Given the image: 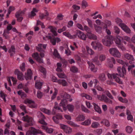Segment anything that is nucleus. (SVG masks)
Returning <instances> with one entry per match:
<instances>
[{
	"instance_id": "1",
	"label": "nucleus",
	"mask_w": 135,
	"mask_h": 135,
	"mask_svg": "<svg viewBox=\"0 0 135 135\" xmlns=\"http://www.w3.org/2000/svg\"><path fill=\"white\" fill-rule=\"evenodd\" d=\"M63 99L61 101L60 105L62 106L63 109L64 110H66V105L68 103V101L71 102L72 100V99H70V96L66 93H64L61 95Z\"/></svg>"
},
{
	"instance_id": "2",
	"label": "nucleus",
	"mask_w": 135,
	"mask_h": 135,
	"mask_svg": "<svg viewBox=\"0 0 135 135\" xmlns=\"http://www.w3.org/2000/svg\"><path fill=\"white\" fill-rule=\"evenodd\" d=\"M117 61L118 62L122 64L123 65L121 69L122 72H121L120 71L121 68L120 67H118L117 68V70L120 76L122 78H123L124 77V75L126 73V69L124 68V66L126 65L127 66L128 64V63H126L124 61L120 59H118Z\"/></svg>"
},
{
	"instance_id": "3",
	"label": "nucleus",
	"mask_w": 135,
	"mask_h": 135,
	"mask_svg": "<svg viewBox=\"0 0 135 135\" xmlns=\"http://www.w3.org/2000/svg\"><path fill=\"white\" fill-rule=\"evenodd\" d=\"M115 22L125 32L128 33L131 32L130 29L124 23H122V21L121 19L117 18L115 20Z\"/></svg>"
},
{
	"instance_id": "4",
	"label": "nucleus",
	"mask_w": 135,
	"mask_h": 135,
	"mask_svg": "<svg viewBox=\"0 0 135 135\" xmlns=\"http://www.w3.org/2000/svg\"><path fill=\"white\" fill-rule=\"evenodd\" d=\"M119 74H110L109 73H108L107 76L109 79H112V78L115 80V81L119 84H122V81L118 77V76H119Z\"/></svg>"
},
{
	"instance_id": "5",
	"label": "nucleus",
	"mask_w": 135,
	"mask_h": 135,
	"mask_svg": "<svg viewBox=\"0 0 135 135\" xmlns=\"http://www.w3.org/2000/svg\"><path fill=\"white\" fill-rule=\"evenodd\" d=\"M97 97L99 100L102 101H104L106 103L110 104H112L113 103L112 101L104 94H103L102 95H97Z\"/></svg>"
},
{
	"instance_id": "6",
	"label": "nucleus",
	"mask_w": 135,
	"mask_h": 135,
	"mask_svg": "<svg viewBox=\"0 0 135 135\" xmlns=\"http://www.w3.org/2000/svg\"><path fill=\"white\" fill-rule=\"evenodd\" d=\"M121 40H122V37L119 36H117L115 40V41L116 44L118 45V47L122 51H124L125 49L122 43Z\"/></svg>"
},
{
	"instance_id": "7",
	"label": "nucleus",
	"mask_w": 135,
	"mask_h": 135,
	"mask_svg": "<svg viewBox=\"0 0 135 135\" xmlns=\"http://www.w3.org/2000/svg\"><path fill=\"white\" fill-rule=\"evenodd\" d=\"M110 54L112 56L117 57H119L121 56L120 53L118 50L115 48H110L109 50Z\"/></svg>"
},
{
	"instance_id": "8",
	"label": "nucleus",
	"mask_w": 135,
	"mask_h": 135,
	"mask_svg": "<svg viewBox=\"0 0 135 135\" xmlns=\"http://www.w3.org/2000/svg\"><path fill=\"white\" fill-rule=\"evenodd\" d=\"M91 45L93 48L94 49H98L99 51H100L103 49L102 46L98 42H92L91 43Z\"/></svg>"
},
{
	"instance_id": "9",
	"label": "nucleus",
	"mask_w": 135,
	"mask_h": 135,
	"mask_svg": "<svg viewBox=\"0 0 135 135\" xmlns=\"http://www.w3.org/2000/svg\"><path fill=\"white\" fill-rule=\"evenodd\" d=\"M22 119L24 121L27 122L29 126H31L33 124V118L27 115L25 116H23L22 118Z\"/></svg>"
},
{
	"instance_id": "10",
	"label": "nucleus",
	"mask_w": 135,
	"mask_h": 135,
	"mask_svg": "<svg viewBox=\"0 0 135 135\" xmlns=\"http://www.w3.org/2000/svg\"><path fill=\"white\" fill-rule=\"evenodd\" d=\"M115 61L113 57H110L108 58L107 60V64L108 66L110 68L113 67V64H115Z\"/></svg>"
},
{
	"instance_id": "11",
	"label": "nucleus",
	"mask_w": 135,
	"mask_h": 135,
	"mask_svg": "<svg viewBox=\"0 0 135 135\" xmlns=\"http://www.w3.org/2000/svg\"><path fill=\"white\" fill-rule=\"evenodd\" d=\"M102 42L104 45L107 46H109L111 44V40L109 37H105L102 40Z\"/></svg>"
},
{
	"instance_id": "12",
	"label": "nucleus",
	"mask_w": 135,
	"mask_h": 135,
	"mask_svg": "<svg viewBox=\"0 0 135 135\" xmlns=\"http://www.w3.org/2000/svg\"><path fill=\"white\" fill-rule=\"evenodd\" d=\"M60 128L66 133H69L71 132V128L68 127L67 126L63 124H61Z\"/></svg>"
},
{
	"instance_id": "13",
	"label": "nucleus",
	"mask_w": 135,
	"mask_h": 135,
	"mask_svg": "<svg viewBox=\"0 0 135 135\" xmlns=\"http://www.w3.org/2000/svg\"><path fill=\"white\" fill-rule=\"evenodd\" d=\"M30 130L31 133L34 135H36L37 134H39L40 135H45L44 133L40 131L37 130L33 127H31Z\"/></svg>"
},
{
	"instance_id": "14",
	"label": "nucleus",
	"mask_w": 135,
	"mask_h": 135,
	"mask_svg": "<svg viewBox=\"0 0 135 135\" xmlns=\"http://www.w3.org/2000/svg\"><path fill=\"white\" fill-rule=\"evenodd\" d=\"M88 31H86L87 32V35L89 39H91L96 40L97 37L96 35L91 33V31L90 28H89Z\"/></svg>"
},
{
	"instance_id": "15",
	"label": "nucleus",
	"mask_w": 135,
	"mask_h": 135,
	"mask_svg": "<svg viewBox=\"0 0 135 135\" xmlns=\"http://www.w3.org/2000/svg\"><path fill=\"white\" fill-rule=\"evenodd\" d=\"M62 115L58 113L56 114L55 116H54L52 119L55 123L58 124L59 123V120L62 119Z\"/></svg>"
},
{
	"instance_id": "16",
	"label": "nucleus",
	"mask_w": 135,
	"mask_h": 135,
	"mask_svg": "<svg viewBox=\"0 0 135 135\" xmlns=\"http://www.w3.org/2000/svg\"><path fill=\"white\" fill-rule=\"evenodd\" d=\"M76 33L78 37L80 38L83 40H86V35L83 32L79 30L77 31Z\"/></svg>"
},
{
	"instance_id": "17",
	"label": "nucleus",
	"mask_w": 135,
	"mask_h": 135,
	"mask_svg": "<svg viewBox=\"0 0 135 135\" xmlns=\"http://www.w3.org/2000/svg\"><path fill=\"white\" fill-rule=\"evenodd\" d=\"M15 74L17 75V78L18 80H22L23 79V74L18 70L16 69L15 71Z\"/></svg>"
},
{
	"instance_id": "18",
	"label": "nucleus",
	"mask_w": 135,
	"mask_h": 135,
	"mask_svg": "<svg viewBox=\"0 0 135 135\" xmlns=\"http://www.w3.org/2000/svg\"><path fill=\"white\" fill-rule=\"evenodd\" d=\"M32 56L39 62L41 63L43 62V59L40 57L38 53L35 52L32 55Z\"/></svg>"
},
{
	"instance_id": "19",
	"label": "nucleus",
	"mask_w": 135,
	"mask_h": 135,
	"mask_svg": "<svg viewBox=\"0 0 135 135\" xmlns=\"http://www.w3.org/2000/svg\"><path fill=\"white\" fill-rule=\"evenodd\" d=\"M57 104L56 102L55 103V105L54 108L53 109L52 112V113L53 114H56V113L57 112H62V109L60 107L56 106Z\"/></svg>"
},
{
	"instance_id": "20",
	"label": "nucleus",
	"mask_w": 135,
	"mask_h": 135,
	"mask_svg": "<svg viewBox=\"0 0 135 135\" xmlns=\"http://www.w3.org/2000/svg\"><path fill=\"white\" fill-rule=\"evenodd\" d=\"M32 77V74L31 70L30 69H28L27 71V73L25 74V77L26 80L31 79Z\"/></svg>"
},
{
	"instance_id": "21",
	"label": "nucleus",
	"mask_w": 135,
	"mask_h": 135,
	"mask_svg": "<svg viewBox=\"0 0 135 135\" xmlns=\"http://www.w3.org/2000/svg\"><path fill=\"white\" fill-rule=\"evenodd\" d=\"M46 47V45L42 44H38V46L37 47L36 49L39 52H44V50Z\"/></svg>"
},
{
	"instance_id": "22",
	"label": "nucleus",
	"mask_w": 135,
	"mask_h": 135,
	"mask_svg": "<svg viewBox=\"0 0 135 135\" xmlns=\"http://www.w3.org/2000/svg\"><path fill=\"white\" fill-rule=\"evenodd\" d=\"M46 47V45L42 44H38V46L37 47L36 49L39 52H44V50Z\"/></svg>"
},
{
	"instance_id": "23",
	"label": "nucleus",
	"mask_w": 135,
	"mask_h": 135,
	"mask_svg": "<svg viewBox=\"0 0 135 135\" xmlns=\"http://www.w3.org/2000/svg\"><path fill=\"white\" fill-rule=\"evenodd\" d=\"M87 63L89 66V68L91 71L93 72H96L98 70V69L95 68L94 65L90 61H88Z\"/></svg>"
},
{
	"instance_id": "24",
	"label": "nucleus",
	"mask_w": 135,
	"mask_h": 135,
	"mask_svg": "<svg viewBox=\"0 0 135 135\" xmlns=\"http://www.w3.org/2000/svg\"><path fill=\"white\" fill-rule=\"evenodd\" d=\"M76 25L82 31H85L86 32V31H88L89 30V28L86 25H85L84 27L80 23H77Z\"/></svg>"
},
{
	"instance_id": "25",
	"label": "nucleus",
	"mask_w": 135,
	"mask_h": 135,
	"mask_svg": "<svg viewBox=\"0 0 135 135\" xmlns=\"http://www.w3.org/2000/svg\"><path fill=\"white\" fill-rule=\"evenodd\" d=\"M25 103L26 104H29L30 107L31 108H34L36 107V105L34 102L31 100L27 99L25 100Z\"/></svg>"
},
{
	"instance_id": "26",
	"label": "nucleus",
	"mask_w": 135,
	"mask_h": 135,
	"mask_svg": "<svg viewBox=\"0 0 135 135\" xmlns=\"http://www.w3.org/2000/svg\"><path fill=\"white\" fill-rule=\"evenodd\" d=\"M41 128L42 129L45 130L47 133H52L54 131V129H53L48 128L45 126H42Z\"/></svg>"
},
{
	"instance_id": "27",
	"label": "nucleus",
	"mask_w": 135,
	"mask_h": 135,
	"mask_svg": "<svg viewBox=\"0 0 135 135\" xmlns=\"http://www.w3.org/2000/svg\"><path fill=\"white\" fill-rule=\"evenodd\" d=\"M124 56L125 58L128 60L133 61L134 59L132 55L128 53L125 54H124Z\"/></svg>"
},
{
	"instance_id": "28",
	"label": "nucleus",
	"mask_w": 135,
	"mask_h": 135,
	"mask_svg": "<svg viewBox=\"0 0 135 135\" xmlns=\"http://www.w3.org/2000/svg\"><path fill=\"white\" fill-rule=\"evenodd\" d=\"M48 28L52 33L54 36H56L57 35V33L56 31V28L52 26H49Z\"/></svg>"
},
{
	"instance_id": "29",
	"label": "nucleus",
	"mask_w": 135,
	"mask_h": 135,
	"mask_svg": "<svg viewBox=\"0 0 135 135\" xmlns=\"http://www.w3.org/2000/svg\"><path fill=\"white\" fill-rule=\"evenodd\" d=\"M58 83L59 84L62 85L64 86H66L68 84L66 81L64 79H59Z\"/></svg>"
},
{
	"instance_id": "30",
	"label": "nucleus",
	"mask_w": 135,
	"mask_h": 135,
	"mask_svg": "<svg viewBox=\"0 0 135 135\" xmlns=\"http://www.w3.org/2000/svg\"><path fill=\"white\" fill-rule=\"evenodd\" d=\"M15 52V49L14 46H12L10 49L8 50V52L10 53L11 56H12Z\"/></svg>"
},
{
	"instance_id": "31",
	"label": "nucleus",
	"mask_w": 135,
	"mask_h": 135,
	"mask_svg": "<svg viewBox=\"0 0 135 135\" xmlns=\"http://www.w3.org/2000/svg\"><path fill=\"white\" fill-rule=\"evenodd\" d=\"M111 25V22L109 21L106 20L105 23L103 25V29H106L108 28V27L110 26Z\"/></svg>"
},
{
	"instance_id": "32",
	"label": "nucleus",
	"mask_w": 135,
	"mask_h": 135,
	"mask_svg": "<svg viewBox=\"0 0 135 135\" xmlns=\"http://www.w3.org/2000/svg\"><path fill=\"white\" fill-rule=\"evenodd\" d=\"M25 11L24 10L22 11H19L16 13L15 14L16 17H21L25 14Z\"/></svg>"
},
{
	"instance_id": "33",
	"label": "nucleus",
	"mask_w": 135,
	"mask_h": 135,
	"mask_svg": "<svg viewBox=\"0 0 135 135\" xmlns=\"http://www.w3.org/2000/svg\"><path fill=\"white\" fill-rule=\"evenodd\" d=\"M94 27L96 31L99 33H100L102 32V28L100 26H98L95 24H94Z\"/></svg>"
},
{
	"instance_id": "34",
	"label": "nucleus",
	"mask_w": 135,
	"mask_h": 135,
	"mask_svg": "<svg viewBox=\"0 0 135 135\" xmlns=\"http://www.w3.org/2000/svg\"><path fill=\"white\" fill-rule=\"evenodd\" d=\"M93 104L95 110L99 113H101L102 111L100 107L95 103H93Z\"/></svg>"
},
{
	"instance_id": "35",
	"label": "nucleus",
	"mask_w": 135,
	"mask_h": 135,
	"mask_svg": "<svg viewBox=\"0 0 135 135\" xmlns=\"http://www.w3.org/2000/svg\"><path fill=\"white\" fill-rule=\"evenodd\" d=\"M40 110L42 112L44 113H45L48 115H50L51 114V111L45 108H40Z\"/></svg>"
},
{
	"instance_id": "36",
	"label": "nucleus",
	"mask_w": 135,
	"mask_h": 135,
	"mask_svg": "<svg viewBox=\"0 0 135 135\" xmlns=\"http://www.w3.org/2000/svg\"><path fill=\"white\" fill-rule=\"evenodd\" d=\"M85 119V117L83 115H79L76 118V120L77 121H82Z\"/></svg>"
},
{
	"instance_id": "37",
	"label": "nucleus",
	"mask_w": 135,
	"mask_h": 135,
	"mask_svg": "<svg viewBox=\"0 0 135 135\" xmlns=\"http://www.w3.org/2000/svg\"><path fill=\"white\" fill-rule=\"evenodd\" d=\"M18 94V95H20L21 98H23L26 97V94L22 90H20L17 92Z\"/></svg>"
},
{
	"instance_id": "38",
	"label": "nucleus",
	"mask_w": 135,
	"mask_h": 135,
	"mask_svg": "<svg viewBox=\"0 0 135 135\" xmlns=\"http://www.w3.org/2000/svg\"><path fill=\"white\" fill-rule=\"evenodd\" d=\"M80 95L82 97H85L87 99L91 100L92 99V98L90 96L84 93H81Z\"/></svg>"
},
{
	"instance_id": "39",
	"label": "nucleus",
	"mask_w": 135,
	"mask_h": 135,
	"mask_svg": "<svg viewBox=\"0 0 135 135\" xmlns=\"http://www.w3.org/2000/svg\"><path fill=\"white\" fill-rule=\"evenodd\" d=\"M99 79L101 81H104L106 80L105 74L103 73L100 74L99 76Z\"/></svg>"
},
{
	"instance_id": "40",
	"label": "nucleus",
	"mask_w": 135,
	"mask_h": 135,
	"mask_svg": "<svg viewBox=\"0 0 135 135\" xmlns=\"http://www.w3.org/2000/svg\"><path fill=\"white\" fill-rule=\"evenodd\" d=\"M86 49L87 52L90 55H93L94 54V52L88 46H86Z\"/></svg>"
},
{
	"instance_id": "41",
	"label": "nucleus",
	"mask_w": 135,
	"mask_h": 135,
	"mask_svg": "<svg viewBox=\"0 0 135 135\" xmlns=\"http://www.w3.org/2000/svg\"><path fill=\"white\" fill-rule=\"evenodd\" d=\"M91 120L90 119H88L85 120L84 122H82L81 124L85 126H88L91 123Z\"/></svg>"
},
{
	"instance_id": "42",
	"label": "nucleus",
	"mask_w": 135,
	"mask_h": 135,
	"mask_svg": "<svg viewBox=\"0 0 135 135\" xmlns=\"http://www.w3.org/2000/svg\"><path fill=\"white\" fill-rule=\"evenodd\" d=\"M39 70L44 75V77H45L46 74V71L45 69L42 67L40 66L39 67Z\"/></svg>"
},
{
	"instance_id": "43",
	"label": "nucleus",
	"mask_w": 135,
	"mask_h": 135,
	"mask_svg": "<svg viewBox=\"0 0 135 135\" xmlns=\"http://www.w3.org/2000/svg\"><path fill=\"white\" fill-rule=\"evenodd\" d=\"M93 62L96 64L97 65H100V62L98 60V56H95L93 59Z\"/></svg>"
},
{
	"instance_id": "44",
	"label": "nucleus",
	"mask_w": 135,
	"mask_h": 135,
	"mask_svg": "<svg viewBox=\"0 0 135 135\" xmlns=\"http://www.w3.org/2000/svg\"><path fill=\"white\" fill-rule=\"evenodd\" d=\"M42 84V83L41 82H36L35 84V87L36 88L40 89L41 88Z\"/></svg>"
},
{
	"instance_id": "45",
	"label": "nucleus",
	"mask_w": 135,
	"mask_h": 135,
	"mask_svg": "<svg viewBox=\"0 0 135 135\" xmlns=\"http://www.w3.org/2000/svg\"><path fill=\"white\" fill-rule=\"evenodd\" d=\"M101 123L104 124L105 125L109 127L110 126V123L109 121L106 119H103L101 122Z\"/></svg>"
},
{
	"instance_id": "46",
	"label": "nucleus",
	"mask_w": 135,
	"mask_h": 135,
	"mask_svg": "<svg viewBox=\"0 0 135 135\" xmlns=\"http://www.w3.org/2000/svg\"><path fill=\"white\" fill-rule=\"evenodd\" d=\"M54 93H53L52 96L51 97V99L52 100L56 98V96L57 94V93L58 91V90L56 88H54Z\"/></svg>"
},
{
	"instance_id": "47",
	"label": "nucleus",
	"mask_w": 135,
	"mask_h": 135,
	"mask_svg": "<svg viewBox=\"0 0 135 135\" xmlns=\"http://www.w3.org/2000/svg\"><path fill=\"white\" fill-rule=\"evenodd\" d=\"M49 15V13H48L47 11H46V14L45 15L41 14L40 15L39 17L42 20L44 18H45L46 17H47Z\"/></svg>"
},
{
	"instance_id": "48",
	"label": "nucleus",
	"mask_w": 135,
	"mask_h": 135,
	"mask_svg": "<svg viewBox=\"0 0 135 135\" xmlns=\"http://www.w3.org/2000/svg\"><path fill=\"white\" fill-rule=\"evenodd\" d=\"M68 123L70 125L73 127H79V125H77L74 122L70 120H68Z\"/></svg>"
},
{
	"instance_id": "49",
	"label": "nucleus",
	"mask_w": 135,
	"mask_h": 135,
	"mask_svg": "<svg viewBox=\"0 0 135 135\" xmlns=\"http://www.w3.org/2000/svg\"><path fill=\"white\" fill-rule=\"evenodd\" d=\"M100 125V124L97 122H94L91 125V127L93 128H97Z\"/></svg>"
},
{
	"instance_id": "50",
	"label": "nucleus",
	"mask_w": 135,
	"mask_h": 135,
	"mask_svg": "<svg viewBox=\"0 0 135 135\" xmlns=\"http://www.w3.org/2000/svg\"><path fill=\"white\" fill-rule=\"evenodd\" d=\"M63 34L64 35L70 39V38H72V35L68 32L65 31L63 32Z\"/></svg>"
},
{
	"instance_id": "51",
	"label": "nucleus",
	"mask_w": 135,
	"mask_h": 135,
	"mask_svg": "<svg viewBox=\"0 0 135 135\" xmlns=\"http://www.w3.org/2000/svg\"><path fill=\"white\" fill-rule=\"evenodd\" d=\"M37 12V9L35 8H33V10L31 12V15L30 16V17H33L35 16L36 15L35 12Z\"/></svg>"
},
{
	"instance_id": "52",
	"label": "nucleus",
	"mask_w": 135,
	"mask_h": 135,
	"mask_svg": "<svg viewBox=\"0 0 135 135\" xmlns=\"http://www.w3.org/2000/svg\"><path fill=\"white\" fill-rule=\"evenodd\" d=\"M126 130L127 132L130 133L132 132L133 129L130 126H127L126 127Z\"/></svg>"
},
{
	"instance_id": "53",
	"label": "nucleus",
	"mask_w": 135,
	"mask_h": 135,
	"mask_svg": "<svg viewBox=\"0 0 135 135\" xmlns=\"http://www.w3.org/2000/svg\"><path fill=\"white\" fill-rule=\"evenodd\" d=\"M70 70L73 73H76L78 72V69L75 66H72L70 68Z\"/></svg>"
},
{
	"instance_id": "54",
	"label": "nucleus",
	"mask_w": 135,
	"mask_h": 135,
	"mask_svg": "<svg viewBox=\"0 0 135 135\" xmlns=\"http://www.w3.org/2000/svg\"><path fill=\"white\" fill-rule=\"evenodd\" d=\"M67 107L68 108L69 110L72 112L74 109V106L73 105L68 104L66 105Z\"/></svg>"
},
{
	"instance_id": "55",
	"label": "nucleus",
	"mask_w": 135,
	"mask_h": 135,
	"mask_svg": "<svg viewBox=\"0 0 135 135\" xmlns=\"http://www.w3.org/2000/svg\"><path fill=\"white\" fill-rule=\"evenodd\" d=\"M114 32L116 34H118L120 32V29L117 26H115L114 27Z\"/></svg>"
},
{
	"instance_id": "56",
	"label": "nucleus",
	"mask_w": 135,
	"mask_h": 135,
	"mask_svg": "<svg viewBox=\"0 0 135 135\" xmlns=\"http://www.w3.org/2000/svg\"><path fill=\"white\" fill-rule=\"evenodd\" d=\"M57 75L59 78H65V76L63 73H57Z\"/></svg>"
},
{
	"instance_id": "57",
	"label": "nucleus",
	"mask_w": 135,
	"mask_h": 135,
	"mask_svg": "<svg viewBox=\"0 0 135 135\" xmlns=\"http://www.w3.org/2000/svg\"><path fill=\"white\" fill-rule=\"evenodd\" d=\"M65 53L67 56H69L71 55L72 53L70 49L68 48L65 49Z\"/></svg>"
},
{
	"instance_id": "58",
	"label": "nucleus",
	"mask_w": 135,
	"mask_h": 135,
	"mask_svg": "<svg viewBox=\"0 0 135 135\" xmlns=\"http://www.w3.org/2000/svg\"><path fill=\"white\" fill-rule=\"evenodd\" d=\"M37 116L40 119L45 118V117L43 115V114L40 112H38L37 113Z\"/></svg>"
},
{
	"instance_id": "59",
	"label": "nucleus",
	"mask_w": 135,
	"mask_h": 135,
	"mask_svg": "<svg viewBox=\"0 0 135 135\" xmlns=\"http://www.w3.org/2000/svg\"><path fill=\"white\" fill-rule=\"evenodd\" d=\"M53 55L55 57L59 58L60 57V55L57 51L56 49H54L53 53Z\"/></svg>"
},
{
	"instance_id": "60",
	"label": "nucleus",
	"mask_w": 135,
	"mask_h": 135,
	"mask_svg": "<svg viewBox=\"0 0 135 135\" xmlns=\"http://www.w3.org/2000/svg\"><path fill=\"white\" fill-rule=\"evenodd\" d=\"M82 6L83 8H85L88 6L87 2L85 0H83L82 2Z\"/></svg>"
},
{
	"instance_id": "61",
	"label": "nucleus",
	"mask_w": 135,
	"mask_h": 135,
	"mask_svg": "<svg viewBox=\"0 0 135 135\" xmlns=\"http://www.w3.org/2000/svg\"><path fill=\"white\" fill-rule=\"evenodd\" d=\"M20 108L26 113H27V111L26 109V107L25 106L21 104L20 106Z\"/></svg>"
},
{
	"instance_id": "62",
	"label": "nucleus",
	"mask_w": 135,
	"mask_h": 135,
	"mask_svg": "<svg viewBox=\"0 0 135 135\" xmlns=\"http://www.w3.org/2000/svg\"><path fill=\"white\" fill-rule=\"evenodd\" d=\"M45 118L43 119H39V120L38 122L39 123L42 124L46 125H47V123L44 121V119Z\"/></svg>"
},
{
	"instance_id": "63",
	"label": "nucleus",
	"mask_w": 135,
	"mask_h": 135,
	"mask_svg": "<svg viewBox=\"0 0 135 135\" xmlns=\"http://www.w3.org/2000/svg\"><path fill=\"white\" fill-rule=\"evenodd\" d=\"M50 39V40L51 42L52 43L53 45H55L56 41L55 38H52L51 36V38Z\"/></svg>"
},
{
	"instance_id": "64",
	"label": "nucleus",
	"mask_w": 135,
	"mask_h": 135,
	"mask_svg": "<svg viewBox=\"0 0 135 135\" xmlns=\"http://www.w3.org/2000/svg\"><path fill=\"white\" fill-rule=\"evenodd\" d=\"M15 9V7L13 6H10L9 7L8 9L9 14H10L11 12Z\"/></svg>"
}]
</instances>
